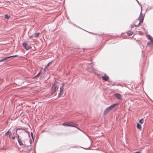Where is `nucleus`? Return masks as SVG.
Masks as SVG:
<instances>
[{
  "mask_svg": "<svg viewBox=\"0 0 153 153\" xmlns=\"http://www.w3.org/2000/svg\"><path fill=\"white\" fill-rule=\"evenodd\" d=\"M8 59V57H4L1 60L0 62L5 61L7 59Z\"/></svg>",
  "mask_w": 153,
  "mask_h": 153,
  "instance_id": "nucleus-12",
  "label": "nucleus"
},
{
  "mask_svg": "<svg viewBox=\"0 0 153 153\" xmlns=\"http://www.w3.org/2000/svg\"><path fill=\"white\" fill-rule=\"evenodd\" d=\"M139 26L137 25L134 24V25H131L130 27L131 28H132L133 27H134V26H136V27H138Z\"/></svg>",
  "mask_w": 153,
  "mask_h": 153,
  "instance_id": "nucleus-23",
  "label": "nucleus"
},
{
  "mask_svg": "<svg viewBox=\"0 0 153 153\" xmlns=\"http://www.w3.org/2000/svg\"><path fill=\"white\" fill-rule=\"evenodd\" d=\"M24 48L25 49L26 48L27 46V44L25 42H24L22 44Z\"/></svg>",
  "mask_w": 153,
  "mask_h": 153,
  "instance_id": "nucleus-21",
  "label": "nucleus"
},
{
  "mask_svg": "<svg viewBox=\"0 0 153 153\" xmlns=\"http://www.w3.org/2000/svg\"><path fill=\"white\" fill-rule=\"evenodd\" d=\"M87 70L90 72H92L94 71V68L92 63H87Z\"/></svg>",
  "mask_w": 153,
  "mask_h": 153,
  "instance_id": "nucleus-2",
  "label": "nucleus"
},
{
  "mask_svg": "<svg viewBox=\"0 0 153 153\" xmlns=\"http://www.w3.org/2000/svg\"><path fill=\"white\" fill-rule=\"evenodd\" d=\"M41 73L42 71L40 70L39 72V73L37 75H36V76H35L33 77V79H36V78H38L39 76Z\"/></svg>",
  "mask_w": 153,
  "mask_h": 153,
  "instance_id": "nucleus-10",
  "label": "nucleus"
},
{
  "mask_svg": "<svg viewBox=\"0 0 153 153\" xmlns=\"http://www.w3.org/2000/svg\"><path fill=\"white\" fill-rule=\"evenodd\" d=\"M17 131H16V133H15V134H16V135H17V134H17Z\"/></svg>",
  "mask_w": 153,
  "mask_h": 153,
  "instance_id": "nucleus-38",
  "label": "nucleus"
},
{
  "mask_svg": "<svg viewBox=\"0 0 153 153\" xmlns=\"http://www.w3.org/2000/svg\"><path fill=\"white\" fill-rule=\"evenodd\" d=\"M69 126L74 127H75L76 128V126H77V125L76 124H75L74 123L72 122H69Z\"/></svg>",
  "mask_w": 153,
  "mask_h": 153,
  "instance_id": "nucleus-8",
  "label": "nucleus"
},
{
  "mask_svg": "<svg viewBox=\"0 0 153 153\" xmlns=\"http://www.w3.org/2000/svg\"><path fill=\"white\" fill-rule=\"evenodd\" d=\"M117 105V103H115L113 104L110 106L108 107V108H110L111 110L114 107L116 106Z\"/></svg>",
  "mask_w": 153,
  "mask_h": 153,
  "instance_id": "nucleus-9",
  "label": "nucleus"
},
{
  "mask_svg": "<svg viewBox=\"0 0 153 153\" xmlns=\"http://www.w3.org/2000/svg\"><path fill=\"white\" fill-rule=\"evenodd\" d=\"M144 121V119L143 118H142L139 120V122L141 124H143Z\"/></svg>",
  "mask_w": 153,
  "mask_h": 153,
  "instance_id": "nucleus-17",
  "label": "nucleus"
},
{
  "mask_svg": "<svg viewBox=\"0 0 153 153\" xmlns=\"http://www.w3.org/2000/svg\"><path fill=\"white\" fill-rule=\"evenodd\" d=\"M140 152L141 151H137V152H135L134 153H140Z\"/></svg>",
  "mask_w": 153,
  "mask_h": 153,
  "instance_id": "nucleus-33",
  "label": "nucleus"
},
{
  "mask_svg": "<svg viewBox=\"0 0 153 153\" xmlns=\"http://www.w3.org/2000/svg\"><path fill=\"white\" fill-rule=\"evenodd\" d=\"M150 46L152 47H153V41H152V43L151 44V45Z\"/></svg>",
  "mask_w": 153,
  "mask_h": 153,
  "instance_id": "nucleus-35",
  "label": "nucleus"
},
{
  "mask_svg": "<svg viewBox=\"0 0 153 153\" xmlns=\"http://www.w3.org/2000/svg\"><path fill=\"white\" fill-rule=\"evenodd\" d=\"M12 139H13V140H15V137L14 136L13 137H12Z\"/></svg>",
  "mask_w": 153,
  "mask_h": 153,
  "instance_id": "nucleus-37",
  "label": "nucleus"
},
{
  "mask_svg": "<svg viewBox=\"0 0 153 153\" xmlns=\"http://www.w3.org/2000/svg\"><path fill=\"white\" fill-rule=\"evenodd\" d=\"M16 136H17V138L18 139V140H19V139H20L19 138V136L18 134H17Z\"/></svg>",
  "mask_w": 153,
  "mask_h": 153,
  "instance_id": "nucleus-32",
  "label": "nucleus"
},
{
  "mask_svg": "<svg viewBox=\"0 0 153 153\" xmlns=\"http://www.w3.org/2000/svg\"><path fill=\"white\" fill-rule=\"evenodd\" d=\"M133 32L131 31H129L127 33V35L129 36H131L133 34Z\"/></svg>",
  "mask_w": 153,
  "mask_h": 153,
  "instance_id": "nucleus-13",
  "label": "nucleus"
},
{
  "mask_svg": "<svg viewBox=\"0 0 153 153\" xmlns=\"http://www.w3.org/2000/svg\"><path fill=\"white\" fill-rule=\"evenodd\" d=\"M69 123H64L63 124V125L65 126H69Z\"/></svg>",
  "mask_w": 153,
  "mask_h": 153,
  "instance_id": "nucleus-22",
  "label": "nucleus"
},
{
  "mask_svg": "<svg viewBox=\"0 0 153 153\" xmlns=\"http://www.w3.org/2000/svg\"><path fill=\"white\" fill-rule=\"evenodd\" d=\"M31 47L30 45H27L26 48H25V49L26 50H28L29 49H31Z\"/></svg>",
  "mask_w": 153,
  "mask_h": 153,
  "instance_id": "nucleus-19",
  "label": "nucleus"
},
{
  "mask_svg": "<svg viewBox=\"0 0 153 153\" xmlns=\"http://www.w3.org/2000/svg\"><path fill=\"white\" fill-rule=\"evenodd\" d=\"M30 134H31V136L32 139H33V134L32 132H31Z\"/></svg>",
  "mask_w": 153,
  "mask_h": 153,
  "instance_id": "nucleus-31",
  "label": "nucleus"
},
{
  "mask_svg": "<svg viewBox=\"0 0 153 153\" xmlns=\"http://www.w3.org/2000/svg\"><path fill=\"white\" fill-rule=\"evenodd\" d=\"M21 139H19V140H18V143L20 146H22L23 144V143L21 142Z\"/></svg>",
  "mask_w": 153,
  "mask_h": 153,
  "instance_id": "nucleus-18",
  "label": "nucleus"
},
{
  "mask_svg": "<svg viewBox=\"0 0 153 153\" xmlns=\"http://www.w3.org/2000/svg\"><path fill=\"white\" fill-rule=\"evenodd\" d=\"M87 32H88V31H87ZM89 33H90V32H89Z\"/></svg>",
  "mask_w": 153,
  "mask_h": 153,
  "instance_id": "nucleus-41",
  "label": "nucleus"
},
{
  "mask_svg": "<svg viewBox=\"0 0 153 153\" xmlns=\"http://www.w3.org/2000/svg\"><path fill=\"white\" fill-rule=\"evenodd\" d=\"M52 89H54L56 90H57L58 89L59 85L58 84V82H54V84L52 87Z\"/></svg>",
  "mask_w": 153,
  "mask_h": 153,
  "instance_id": "nucleus-5",
  "label": "nucleus"
},
{
  "mask_svg": "<svg viewBox=\"0 0 153 153\" xmlns=\"http://www.w3.org/2000/svg\"><path fill=\"white\" fill-rule=\"evenodd\" d=\"M137 127L138 129L140 130L141 128V126L139 123H137Z\"/></svg>",
  "mask_w": 153,
  "mask_h": 153,
  "instance_id": "nucleus-14",
  "label": "nucleus"
},
{
  "mask_svg": "<svg viewBox=\"0 0 153 153\" xmlns=\"http://www.w3.org/2000/svg\"><path fill=\"white\" fill-rule=\"evenodd\" d=\"M87 32H88V31H87ZM89 33H90V32H89Z\"/></svg>",
  "mask_w": 153,
  "mask_h": 153,
  "instance_id": "nucleus-42",
  "label": "nucleus"
},
{
  "mask_svg": "<svg viewBox=\"0 0 153 153\" xmlns=\"http://www.w3.org/2000/svg\"><path fill=\"white\" fill-rule=\"evenodd\" d=\"M34 37V36H33V34L30 36L29 38H28V39H31V38H32L33 37Z\"/></svg>",
  "mask_w": 153,
  "mask_h": 153,
  "instance_id": "nucleus-29",
  "label": "nucleus"
},
{
  "mask_svg": "<svg viewBox=\"0 0 153 153\" xmlns=\"http://www.w3.org/2000/svg\"><path fill=\"white\" fill-rule=\"evenodd\" d=\"M82 148L84 149H89V148H83V147H82Z\"/></svg>",
  "mask_w": 153,
  "mask_h": 153,
  "instance_id": "nucleus-39",
  "label": "nucleus"
},
{
  "mask_svg": "<svg viewBox=\"0 0 153 153\" xmlns=\"http://www.w3.org/2000/svg\"><path fill=\"white\" fill-rule=\"evenodd\" d=\"M64 85L62 84V86L60 87V92L59 93L58 97H60L62 96V94L63 93V88Z\"/></svg>",
  "mask_w": 153,
  "mask_h": 153,
  "instance_id": "nucleus-3",
  "label": "nucleus"
},
{
  "mask_svg": "<svg viewBox=\"0 0 153 153\" xmlns=\"http://www.w3.org/2000/svg\"><path fill=\"white\" fill-rule=\"evenodd\" d=\"M111 110L108 108V107L104 111L103 113V115H104L108 113Z\"/></svg>",
  "mask_w": 153,
  "mask_h": 153,
  "instance_id": "nucleus-7",
  "label": "nucleus"
},
{
  "mask_svg": "<svg viewBox=\"0 0 153 153\" xmlns=\"http://www.w3.org/2000/svg\"><path fill=\"white\" fill-rule=\"evenodd\" d=\"M74 25V26H76L77 27H79V28H81L80 27H79V26H78L76 25Z\"/></svg>",
  "mask_w": 153,
  "mask_h": 153,
  "instance_id": "nucleus-36",
  "label": "nucleus"
},
{
  "mask_svg": "<svg viewBox=\"0 0 153 153\" xmlns=\"http://www.w3.org/2000/svg\"><path fill=\"white\" fill-rule=\"evenodd\" d=\"M40 34V33H34L33 34L34 37L35 38H38Z\"/></svg>",
  "mask_w": 153,
  "mask_h": 153,
  "instance_id": "nucleus-11",
  "label": "nucleus"
},
{
  "mask_svg": "<svg viewBox=\"0 0 153 153\" xmlns=\"http://www.w3.org/2000/svg\"><path fill=\"white\" fill-rule=\"evenodd\" d=\"M103 80L105 81H107L109 78V77L106 74H105L104 76L102 77Z\"/></svg>",
  "mask_w": 153,
  "mask_h": 153,
  "instance_id": "nucleus-6",
  "label": "nucleus"
},
{
  "mask_svg": "<svg viewBox=\"0 0 153 153\" xmlns=\"http://www.w3.org/2000/svg\"><path fill=\"white\" fill-rule=\"evenodd\" d=\"M9 136V137H10L12 135V133L11 131H9V134H8Z\"/></svg>",
  "mask_w": 153,
  "mask_h": 153,
  "instance_id": "nucleus-30",
  "label": "nucleus"
},
{
  "mask_svg": "<svg viewBox=\"0 0 153 153\" xmlns=\"http://www.w3.org/2000/svg\"><path fill=\"white\" fill-rule=\"evenodd\" d=\"M144 17V15L142 13V8L141 6V12L139 15L138 19L136 20V21L138 22L139 21V23L138 24V26H140L141 25V23L143 22V19Z\"/></svg>",
  "mask_w": 153,
  "mask_h": 153,
  "instance_id": "nucleus-1",
  "label": "nucleus"
},
{
  "mask_svg": "<svg viewBox=\"0 0 153 153\" xmlns=\"http://www.w3.org/2000/svg\"><path fill=\"white\" fill-rule=\"evenodd\" d=\"M24 130V129L23 128H17V129H16V131H17L18 130Z\"/></svg>",
  "mask_w": 153,
  "mask_h": 153,
  "instance_id": "nucleus-26",
  "label": "nucleus"
},
{
  "mask_svg": "<svg viewBox=\"0 0 153 153\" xmlns=\"http://www.w3.org/2000/svg\"><path fill=\"white\" fill-rule=\"evenodd\" d=\"M56 90H55V89H52V88H51V95H53V94L55 92H56Z\"/></svg>",
  "mask_w": 153,
  "mask_h": 153,
  "instance_id": "nucleus-15",
  "label": "nucleus"
},
{
  "mask_svg": "<svg viewBox=\"0 0 153 153\" xmlns=\"http://www.w3.org/2000/svg\"><path fill=\"white\" fill-rule=\"evenodd\" d=\"M152 41H153V40H151L150 41L148 42L147 43V45H148V46L151 45Z\"/></svg>",
  "mask_w": 153,
  "mask_h": 153,
  "instance_id": "nucleus-20",
  "label": "nucleus"
},
{
  "mask_svg": "<svg viewBox=\"0 0 153 153\" xmlns=\"http://www.w3.org/2000/svg\"><path fill=\"white\" fill-rule=\"evenodd\" d=\"M4 17L7 19H8L10 18V16H8L7 14H5L4 15Z\"/></svg>",
  "mask_w": 153,
  "mask_h": 153,
  "instance_id": "nucleus-24",
  "label": "nucleus"
},
{
  "mask_svg": "<svg viewBox=\"0 0 153 153\" xmlns=\"http://www.w3.org/2000/svg\"><path fill=\"white\" fill-rule=\"evenodd\" d=\"M10 130V129H9L7 132H6L5 134V135L6 136L7 134H9V130Z\"/></svg>",
  "mask_w": 153,
  "mask_h": 153,
  "instance_id": "nucleus-27",
  "label": "nucleus"
},
{
  "mask_svg": "<svg viewBox=\"0 0 153 153\" xmlns=\"http://www.w3.org/2000/svg\"><path fill=\"white\" fill-rule=\"evenodd\" d=\"M147 36L148 39L150 40H153V38H152L149 34L147 35Z\"/></svg>",
  "mask_w": 153,
  "mask_h": 153,
  "instance_id": "nucleus-16",
  "label": "nucleus"
},
{
  "mask_svg": "<svg viewBox=\"0 0 153 153\" xmlns=\"http://www.w3.org/2000/svg\"><path fill=\"white\" fill-rule=\"evenodd\" d=\"M136 1H137V3H138V4H139L140 6L141 7V5H140V4L138 1L137 0H136Z\"/></svg>",
  "mask_w": 153,
  "mask_h": 153,
  "instance_id": "nucleus-34",
  "label": "nucleus"
},
{
  "mask_svg": "<svg viewBox=\"0 0 153 153\" xmlns=\"http://www.w3.org/2000/svg\"><path fill=\"white\" fill-rule=\"evenodd\" d=\"M114 97L117 99L121 101L122 100V96L121 94L118 93L115 94L114 95Z\"/></svg>",
  "mask_w": 153,
  "mask_h": 153,
  "instance_id": "nucleus-4",
  "label": "nucleus"
},
{
  "mask_svg": "<svg viewBox=\"0 0 153 153\" xmlns=\"http://www.w3.org/2000/svg\"><path fill=\"white\" fill-rule=\"evenodd\" d=\"M91 62H92V61H91Z\"/></svg>",
  "mask_w": 153,
  "mask_h": 153,
  "instance_id": "nucleus-40",
  "label": "nucleus"
},
{
  "mask_svg": "<svg viewBox=\"0 0 153 153\" xmlns=\"http://www.w3.org/2000/svg\"><path fill=\"white\" fill-rule=\"evenodd\" d=\"M51 63V62H49V63H48L47 65H46V67H45V68H46L47 67H48V66H49V65H50V64Z\"/></svg>",
  "mask_w": 153,
  "mask_h": 153,
  "instance_id": "nucleus-28",
  "label": "nucleus"
},
{
  "mask_svg": "<svg viewBox=\"0 0 153 153\" xmlns=\"http://www.w3.org/2000/svg\"><path fill=\"white\" fill-rule=\"evenodd\" d=\"M18 56L17 55H15L11 56H7V57H8V59H9L11 57H17Z\"/></svg>",
  "mask_w": 153,
  "mask_h": 153,
  "instance_id": "nucleus-25",
  "label": "nucleus"
}]
</instances>
